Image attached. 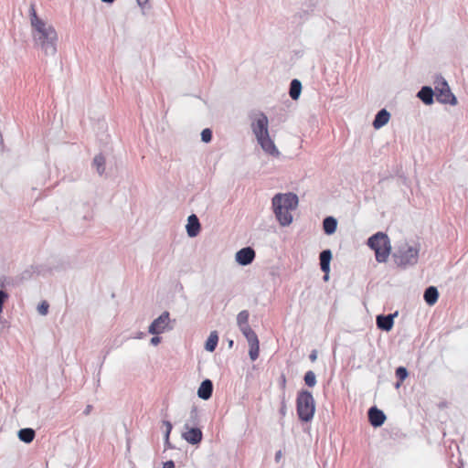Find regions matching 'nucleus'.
<instances>
[{
	"mask_svg": "<svg viewBox=\"0 0 468 468\" xmlns=\"http://www.w3.org/2000/svg\"><path fill=\"white\" fill-rule=\"evenodd\" d=\"M408 370L404 367H399L396 369V377L399 378V382L397 383L396 387L399 388L400 386V382H403L408 378Z\"/></svg>",
	"mask_w": 468,
	"mask_h": 468,
	"instance_id": "obj_28",
	"label": "nucleus"
},
{
	"mask_svg": "<svg viewBox=\"0 0 468 468\" xmlns=\"http://www.w3.org/2000/svg\"><path fill=\"white\" fill-rule=\"evenodd\" d=\"M460 464L461 466L459 468H463V463L462 461H460Z\"/></svg>",
	"mask_w": 468,
	"mask_h": 468,
	"instance_id": "obj_45",
	"label": "nucleus"
},
{
	"mask_svg": "<svg viewBox=\"0 0 468 468\" xmlns=\"http://www.w3.org/2000/svg\"><path fill=\"white\" fill-rule=\"evenodd\" d=\"M163 425L165 427V444L169 447L170 446L169 436H170L171 431L173 429V426L169 420H163Z\"/></svg>",
	"mask_w": 468,
	"mask_h": 468,
	"instance_id": "obj_30",
	"label": "nucleus"
},
{
	"mask_svg": "<svg viewBox=\"0 0 468 468\" xmlns=\"http://www.w3.org/2000/svg\"><path fill=\"white\" fill-rule=\"evenodd\" d=\"M296 411L302 421L309 422L315 412V402L312 393L308 390H301L296 399Z\"/></svg>",
	"mask_w": 468,
	"mask_h": 468,
	"instance_id": "obj_4",
	"label": "nucleus"
},
{
	"mask_svg": "<svg viewBox=\"0 0 468 468\" xmlns=\"http://www.w3.org/2000/svg\"><path fill=\"white\" fill-rule=\"evenodd\" d=\"M218 342V335L217 332L216 331L211 332L206 341L205 349L208 352H213L217 347Z\"/></svg>",
	"mask_w": 468,
	"mask_h": 468,
	"instance_id": "obj_25",
	"label": "nucleus"
},
{
	"mask_svg": "<svg viewBox=\"0 0 468 468\" xmlns=\"http://www.w3.org/2000/svg\"><path fill=\"white\" fill-rule=\"evenodd\" d=\"M101 1L103 3H106V4H112L115 0H101Z\"/></svg>",
	"mask_w": 468,
	"mask_h": 468,
	"instance_id": "obj_42",
	"label": "nucleus"
},
{
	"mask_svg": "<svg viewBox=\"0 0 468 468\" xmlns=\"http://www.w3.org/2000/svg\"><path fill=\"white\" fill-rule=\"evenodd\" d=\"M395 315H397V314H388V315H383V314L378 315L377 316L378 327L386 332L390 331L394 324V316Z\"/></svg>",
	"mask_w": 468,
	"mask_h": 468,
	"instance_id": "obj_14",
	"label": "nucleus"
},
{
	"mask_svg": "<svg viewBox=\"0 0 468 468\" xmlns=\"http://www.w3.org/2000/svg\"><path fill=\"white\" fill-rule=\"evenodd\" d=\"M299 199L296 194L279 193L271 199L273 213L281 226L286 227L292 222V211L298 207Z\"/></svg>",
	"mask_w": 468,
	"mask_h": 468,
	"instance_id": "obj_2",
	"label": "nucleus"
},
{
	"mask_svg": "<svg viewBox=\"0 0 468 468\" xmlns=\"http://www.w3.org/2000/svg\"><path fill=\"white\" fill-rule=\"evenodd\" d=\"M185 431L182 433V438L192 445H197L201 442L203 439L202 431L198 427H189L184 429Z\"/></svg>",
	"mask_w": 468,
	"mask_h": 468,
	"instance_id": "obj_11",
	"label": "nucleus"
},
{
	"mask_svg": "<svg viewBox=\"0 0 468 468\" xmlns=\"http://www.w3.org/2000/svg\"><path fill=\"white\" fill-rule=\"evenodd\" d=\"M160 342H161V337L158 336V335H154V336L150 340V343L153 346H157Z\"/></svg>",
	"mask_w": 468,
	"mask_h": 468,
	"instance_id": "obj_34",
	"label": "nucleus"
},
{
	"mask_svg": "<svg viewBox=\"0 0 468 468\" xmlns=\"http://www.w3.org/2000/svg\"><path fill=\"white\" fill-rule=\"evenodd\" d=\"M200 423V416H199V410L197 407H192L189 417L186 420L184 429H188L189 427H197Z\"/></svg>",
	"mask_w": 468,
	"mask_h": 468,
	"instance_id": "obj_20",
	"label": "nucleus"
},
{
	"mask_svg": "<svg viewBox=\"0 0 468 468\" xmlns=\"http://www.w3.org/2000/svg\"><path fill=\"white\" fill-rule=\"evenodd\" d=\"M368 420L373 427H380L386 420V415L377 407L368 410Z\"/></svg>",
	"mask_w": 468,
	"mask_h": 468,
	"instance_id": "obj_13",
	"label": "nucleus"
},
{
	"mask_svg": "<svg viewBox=\"0 0 468 468\" xmlns=\"http://www.w3.org/2000/svg\"><path fill=\"white\" fill-rule=\"evenodd\" d=\"M269 120L265 113L259 112L256 114L251 122V130L256 139L269 135Z\"/></svg>",
	"mask_w": 468,
	"mask_h": 468,
	"instance_id": "obj_8",
	"label": "nucleus"
},
{
	"mask_svg": "<svg viewBox=\"0 0 468 468\" xmlns=\"http://www.w3.org/2000/svg\"><path fill=\"white\" fill-rule=\"evenodd\" d=\"M302 90V83L299 80L294 79L291 81L289 94L292 100H297L300 97Z\"/></svg>",
	"mask_w": 468,
	"mask_h": 468,
	"instance_id": "obj_23",
	"label": "nucleus"
},
{
	"mask_svg": "<svg viewBox=\"0 0 468 468\" xmlns=\"http://www.w3.org/2000/svg\"><path fill=\"white\" fill-rule=\"evenodd\" d=\"M163 468H175V463L173 461H167L164 463Z\"/></svg>",
	"mask_w": 468,
	"mask_h": 468,
	"instance_id": "obj_36",
	"label": "nucleus"
},
{
	"mask_svg": "<svg viewBox=\"0 0 468 468\" xmlns=\"http://www.w3.org/2000/svg\"><path fill=\"white\" fill-rule=\"evenodd\" d=\"M249 316H250V314L247 310H243L238 314L237 324L239 329L242 327H245L247 325H250L249 324Z\"/></svg>",
	"mask_w": 468,
	"mask_h": 468,
	"instance_id": "obj_27",
	"label": "nucleus"
},
{
	"mask_svg": "<svg viewBox=\"0 0 468 468\" xmlns=\"http://www.w3.org/2000/svg\"><path fill=\"white\" fill-rule=\"evenodd\" d=\"M418 98L426 105L433 102L434 91L429 86L422 87L417 94Z\"/></svg>",
	"mask_w": 468,
	"mask_h": 468,
	"instance_id": "obj_18",
	"label": "nucleus"
},
{
	"mask_svg": "<svg viewBox=\"0 0 468 468\" xmlns=\"http://www.w3.org/2000/svg\"><path fill=\"white\" fill-rule=\"evenodd\" d=\"M389 119L390 113L386 109H382L376 114L373 121V127L375 129H380L388 122Z\"/></svg>",
	"mask_w": 468,
	"mask_h": 468,
	"instance_id": "obj_17",
	"label": "nucleus"
},
{
	"mask_svg": "<svg viewBox=\"0 0 468 468\" xmlns=\"http://www.w3.org/2000/svg\"><path fill=\"white\" fill-rule=\"evenodd\" d=\"M324 231L327 235H332L337 228V220L333 217H327L323 221Z\"/></svg>",
	"mask_w": 468,
	"mask_h": 468,
	"instance_id": "obj_22",
	"label": "nucleus"
},
{
	"mask_svg": "<svg viewBox=\"0 0 468 468\" xmlns=\"http://www.w3.org/2000/svg\"><path fill=\"white\" fill-rule=\"evenodd\" d=\"M424 301L429 305H433L439 298L438 289L434 286L428 287L423 294Z\"/></svg>",
	"mask_w": 468,
	"mask_h": 468,
	"instance_id": "obj_21",
	"label": "nucleus"
},
{
	"mask_svg": "<svg viewBox=\"0 0 468 468\" xmlns=\"http://www.w3.org/2000/svg\"><path fill=\"white\" fill-rule=\"evenodd\" d=\"M200 231V223L197 217L192 214L188 217V222L186 225V232L190 238L196 237Z\"/></svg>",
	"mask_w": 468,
	"mask_h": 468,
	"instance_id": "obj_16",
	"label": "nucleus"
},
{
	"mask_svg": "<svg viewBox=\"0 0 468 468\" xmlns=\"http://www.w3.org/2000/svg\"><path fill=\"white\" fill-rule=\"evenodd\" d=\"M229 346H232V345H233V341H232V340H231V341H229Z\"/></svg>",
	"mask_w": 468,
	"mask_h": 468,
	"instance_id": "obj_46",
	"label": "nucleus"
},
{
	"mask_svg": "<svg viewBox=\"0 0 468 468\" xmlns=\"http://www.w3.org/2000/svg\"><path fill=\"white\" fill-rule=\"evenodd\" d=\"M7 297V293L5 291L0 290V313L3 311L4 303Z\"/></svg>",
	"mask_w": 468,
	"mask_h": 468,
	"instance_id": "obj_33",
	"label": "nucleus"
},
{
	"mask_svg": "<svg viewBox=\"0 0 468 468\" xmlns=\"http://www.w3.org/2000/svg\"><path fill=\"white\" fill-rule=\"evenodd\" d=\"M304 382L308 387H314L316 384V377L314 371L309 370L304 375Z\"/></svg>",
	"mask_w": 468,
	"mask_h": 468,
	"instance_id": "obj_29",
	"label": "nucleus"
},
{
	"mask_svg": "<svg viewBox=\"0 0 468 468\" xmlns=\"http://www.w3.org/2000/svg\"><path fill=\"white\" fill-rule=\"evenodd\" d=\"M320 267L323 272L329 273L330 261L332 260V251L330 250H324L319 256Z\"/></svg>",
	"mask_w": 468,
	"mask_h": 468,
	"instance_id": "obj_19",
	"label": "nucleus"
},
{
	"mask_svg": "<svg viewBox=\"0 0 468 468\" xmlns=\"http://www.w3.org/2000/svg\"><path fill=\"white\" fill-rule=\"evenodd\" d=\"M144 335V333L138 334V338H141Z\"/></svg>",
	"mask_w": 468,
	"mask_h": 468,
	"instance_id": "obj_44",
	"label": "nucleus"
},
{
	"mask_svg": "<svg viewBox=\"0 0 468 468\" xmlns=\"http://www.w3.org/2000/svg\"><path fill=\"white\" fill-rule=\"evenodd\" d=\"M29 16L35 46L45 56H54L57 53L58 40L55 28L37 16L34 5H30Z\"/></svg>",
	"mask_w": 468,
	"mask_h": 468,
	"instance_id": "obj_1",
	"label": "nucleus"
},
{
	"mask_svg": "<svg viewBox=\"0 0 468 468\" xmlns=\"http://www.w3.org/2000/svg\"><path fill=\"white\" fill-rule=\"evenodd\" d=\"M213 393V383L210 379H205L201 382L198 389H197V396L207 400L211 398Z\"/></svg>",
	"mask_w": 468,
	"mask_h": 468,
	"instance_id": "obj_15",
	"label": "nucleus"
},
{
	"mask_svg": "<svg viewBox=\"0 0 468 468\" xmlns=\"http://www.w3.org/2000/svg\"><path fill=\"white\" fill-rule=\"evenodd\" d=\"M93 166L96 168L100 176L105 171V158L102 154H98L93 159Z\"/></svg>",
	"mask_w": 468,
	"mask_h": 468,
	"instance_id": "obj_26",
	"label": "nucleus"
},
{
	"mask_svg": "<svg viewBox=\"0 0 468 468\" xmlns=\"http://www.w3.org/2000/svg\"><path fill=\"white\" fill-rule=\"evenodd\" d=\"M258 144L261 145V149L268 154L273 157L280 156V151L276 147L274 142L270 137V134L267 136H263L261 138L257 139Z\"/></svg>",
	"mask_w": 468,
	"mask_h": 468,
	"instance_id": "obj_12",
	"label": "nucleus"
},
{
	"mask_svg": "<svg viewBox=\"0 0 468 468\" xmlns=\"http://www.w3.org/2000/svg\"><path fill=\"white\" fill-rule=\"evenodd\" d=\"M420 246L417 244L410 245L407 242L399 246L394 253L395 262L398 266L407 267L415 265L418 262Z\"/></svg>",
	"mask_w": 468,
	"mask_h": 468,
	"instance_id": "obj_5",
	"label": "nucleus"
},
{
	"mask_svg": "<svg viewBox=\"0 0 468 468\" xmlns=\"http://www.w3.org/2000/svg\"><path fill=\"white\" fill-rule=\"evenodd\" d=\"M18 438L26 443H30L35 438V431L31 428L21 429L18 431Z\"/></svg>",
	"mask_w": 468,
	"mask_h": 468,
	"instance_id": "obj_24",
	"label": "nucleus"
},
{
	"mask_svg": "<svg viewBox=\"0 0 468 468\" xmlns=\"http://www.w3.org/2000/svg\"><path fill=\"white\" fill-rule=\"evenodd\" d=\"M368 247L375 251L378 262H386L391 250L389 238L383 232H377L367 239Z\"/></svg>",
	"mask_w": 468,
	"mask_h": 468,
	"instance_id": "obj_3",
	"label": "nucleus"
},
{
	"mask_svg": "<svg viewBox=\"0 0 468 468\" xmlns=\"http://www.w3.org/2000/svg\"><path fill=\"white\" fill-rule=\"evenodd\" d=\"M281 457H282V451H278L275 453V461L278 463L280 461Z\"/></svg>",
	"mask_w": 468,
	"mask_h": 468,
	"instance_id": "obj_40",
	"label": "nucleus"
},
{
	"mask_svg": "<svg viewBox=\"0 0 468 468\" xmlns=\"http://www.w3.org/2000/svg\"><path fill=\"white\" fill-rule=\"evenodd\" d=\"M140 7L144 8L149 2V0H136Z\"/></svg>",
	"mask_w": 468,
	"mask_h": 468,
	"instance_id": "obj_37",
	"label": "nucleus"
},
{
	"mask_svg": "<svg viewBox=\"0 0 468 468\" xmlns=\"http://www.w3.org/2000/svg\"><path fill=\"white\" fill-rule=\"evenodd\" d=\"M245 338L248 341L250 350L249 356L252 361H255L259 357L260 353V343L256 333L251 329L250 325L239 329Z\"/></svg>",
	"mask_w": 468,
	"mask_h": 468,
	"instance_id": "obj_7",
	"label": "nucleus"
},
{
	"mask_svg": "<svg viewBox=\"0 0 468 468\" xmlns=\"http://www.w3.org/2000/svg\"><path fill=\"white\" fill-rule=\"evenodd\" d=\"M169 323L170 314L167 311H165L152 322L148 327V332L151 335H160L166 330L172 329L169 327Z\"/></svg>",
	"mask_w": 468,
	"mask_h": 468,
	"instance_id": "obj_9",
	"label": "nucleus"
},
{
	"mask_svg": "<svg viewBox=\"0 0 468 468\" xmlns=\"http://www.w3.org/2000/svg\"><path fill=\"white\" fill-rule=\"evenodd\" d=\"M91 410H92V406L91 405H87V407L85 408L83 413L85 415H89Z\"/></svg>",
	"mask_w": 468,
	"mask_h": 468,
	"instance_id": "obj_39",
	"label": "nucleus"
},
{
	"mask_svg": "<svg viewBox=\"0 0 468 468\" xmlns=\"http://www.w3.org/2000/svg\"><path fill=\"white\" fill-rule=\"evenodd\" d=\"M212 139V132L210 129L206 128L201 132V140L204 143H209Z\"/></svg>",
	"mask_w": 468,
	"mask_h": 468,
	"instance_id": "obj_31",
	"label": "nucleus"
},
{
	"mask_svg": "<svg viewBox=\"0 0 468 468\" xmlns=\"http://www.w3.org/2000/svg\"><path fill=\"white\" fill-rule=\"evenodd\" d=\"M434 84H435L434 96H436V99L438 101H440L441 103H450L452 105H454L456 103V98L451 92L448 83L442 77H441V76L436 77Z\"/></svg>",
	"mask_w": 468,
	"mask_h": 468,
	"instance_id": "obj_6",
	"label": "nucleus"
},
{
	"mask_svg": "<svg viewBox=\"0 0 468 468\" xmlns=\"http://www.w3.org/2000/svg\"><path fill=\"white\" fill-rule=\"evenodd\" d=\"M309 358L312 362H314L317 359V351L313 350L309 356Z\"/></svg>",
	"mask_w": 468,
	"mask_h": 468,
	"instance_id": "obj_35",
	"label": "nucleus"
},
{
	"mask_svg": "<svg viewBox=\"0 0 468 468\" xmlns=\"http://www.w3.org/2000/svg\"><path fill=\"white\" fill-rule=\"evenodd\" d=\"M48 303L46 301H43L40 304L37 306V312L41 315H46L48 312Z\"/></svg>",
	"mask_w": 468,
	"mask_h": 468,
	"instance_id": "obj_32",
	"label": "nucleus"
},
{
	"mask_svg": "<svg viewBox=\"0 0 468 468\" xmlns=\"http://www.w3.org/2000/svg\"><path fill=\"white\" fill-rule=\"evenodd\" d=\"M255 250L251 247H245L236 252L235 260L241 266L250 264L255 259Z\"/></svg>",
	"mask_w": 468,
	"mask_h": 468,
	"instance_id": "obj_10",
	"label": "nucleus"
},
{
	"mask_svg": "<svg viewBox=\"0 0 468 468\" xmlns=\"http://www.w3.org/2000/svg\"><path fill=\"white\" fill-rule=\"evenodd\" d=\"M328 278H329L328 273H324V281H327V280H328Z\"/></svg>",
	"mask_w": 468,
	"mask_h": 468,
	"instance_id": "obj_43",
	"label": "nucleus"
},
{
	"mask_svg": "<svg viewBox=\"0 0 468 468\" xmlns=\"http://www.w3.org/2000/svg\"><path fill=\"white\" fill-rule=\"evenodd\" d=\"M280 412H281L282 415H285V413H286V407H285L284 404L281 408Z\"/></svg>",
	"mask_w": 468,
	"mask_h": 468,
	"instance_id": "obj_41",
	"label": "nucleus"
},
{
	"mask_svg": "<svg viewBox=\"0 0 468 468\" xmlns=\"http://www.w3.org/2000/svg\"><path fill=\"white\" fill-rule=\"evenodd\" d=\"M281 387L282 389H284L286 387V378L284 375L281 376Z\"/></svg>",
	"mask_w": 468,
	"mask_h": 468,
	"instance_id": "obj_38",
	"label": "nucleus"
}]
</instances>
